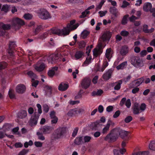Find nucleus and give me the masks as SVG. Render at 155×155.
<instances>
[{
	"instance_id": "bf43d9fd",
	"label": "nucleus",
	"mask_w": 155,
	"mask_h": 155,
	"mask_svg": "<svg viewBox=\"0 0 155 155\" xmlns=\"http://www.w3.org/2000/svg\"><path fill=\"white\" fill-rule=\"evenodd\" d=\"M55 72L51 69L48 72V75L50 77H53L55 75Z\"/></svg>"
},
{
	"instance_id": "2f4dec72",
	"label": "nucleus",
	"mask_w": 155,
	"mask_h": 155,
	"mask_svg": "<svg viewBox=\"0 0 155 155\" xmlns=\"http://www.w3.org/2000/svg\"><path fill=\"white\" fill-rule=\"evenodd\" d=\"M36 134L38 136V139L41 140H44L45 138V137L43 136V133L40 131L37 132Z\"/></svg>"
},
{
	"instance_id": "f3484780",
	"label": "nucleus",
	"mask_w": 155,
	"mask_h": 155,
	"mask_svg": "<svg viewBox=\"0 0 155 155\" xmlns=\"http://www.w3.org/2000/svg\"><path fill=\"white\" fill-rule=\"evenodd\" d=\"M152 5L150 2H147L144 3L143 7V10L146 12H148L152 10Z\"/></svg>"
},
{
	"instance_id": "13d9d810",
	"label": "nucleus",
	"mask_w": 155,
	"mask_h": 155,
	"mask_svg": "<svg viewBox=\"0 0 155 155\" xmlns=\"http://www.w3.org/2000/svg\"><path fill=\"white\" fill-rule=\"evenodd\" d=\"M120 114V111L119 110H117L115 112V113L113 115L114 118H116L119 116Z\"/></svg>"
},
{
	"instance_id": "c03bdc74",
	"label": "nucleus",
	"mask_w": 155,
	"mask_h": 155,
	"mask_svg": "<svg viewBox=\"0 0 155 155\" xmlns=\"http://www.w3.org/2000/svg\"><path fill=\"white\" fill-rule=\"evenodd\" d=\"M7 65V63L5 62H0V70L4 69Z\"/></svg>"
},
{
	"instance_id": "3c124183",
	"label": "nucleus",
	"mask_w": 155,
	"mask_h": 155,
	"mask_svg": "<svg viewBox=\"0 0 155 155\" xmlns=\"http://www.w3.org/2000/svg\"><path fill=\"white\" fill-rule=\"evenodd\" d=\"M86 45V43L84 41H80L79 42V48H84Z\"/></svg>"
},
{
	"instance_id": "774afa93",
	"label": "nucleus",
	"mask_w": 155,
	"mask_h": 155,
	"mask_svg": "<svg viewBox=\"0 0 155 155\" xmlns=\"http://www.w3.org/2000/svg\"><path fill=\"white\" fill-rule=\"evenodd\" d=\"M27 152L28 151L26 150L23 149L19 152L18 155H25Z\"/></svg>"
},
{
	"instance_id": "79ce46f5",
	"label": "nucleus",
	"mask_w": 155,
	"mask_h": 155,
	"mask_svg": "<svg viewBox=\"0 0 155 155\" xmlns=\"http://www.w3.org/2000/svg\"><path fill=\"white\" fill-rule=\"evenodd\" d=\"M76 109H73L70 110L68 113V115L69 116H71L76 113Z\"/></svg>"
},
{
	"instance_id": "8fccbe9b",
	"label": "nucleus",
	"mask_w": 155,
	"mask_h": 155,
	"mask_svg": "<svg viewBox=\"0 0 155 155\" xmlns=\"http://www.w3.org/2000/svg\"><path fill=\"white\" fill-rule=\"evenodd\" d=\"M27 74L29 77L31 78H36V75L32 71H30L27 73Z\"/></svg>"
},
{
	"instance_id": "49530a36",
	"label": "nucleus",
	"mask_w": 155,
	"mask_h": 155,
	"mask_svg": "<svg viewBox=\"0 0 155 155\" xmlns=\"http://www.w3.org/2000/svg\"><path fill=\"white\" fill-rule=\"evenodd\" d=\"M42 28L41 25L38 26L35 29V31H34V33L35 35L37 34L39 32Z\"/></svg>"
},
{
	"instance_id": "2eb2a0df",
	"label": "nucleus",
	"mask_w": 155,
	"mask_h": 155,
	"mask_svg": "<svg viewBox=\"0 0 155 155\" xmlns=\"http://www.w3.org/2000/svg\"><path fill=\"white\" fill-rule=\"evenodd\" d=\"M58 57L57 54H52L50 56L48 59L49 62L51 64L55 63L58 62Z\"/></svg>"
},
{
	"instance_id": "423d86ee",
	"label": "nucleus",
	"mask_w": 155,
	"mask_h": 155,
	"mask_svg": "<svg viewBox=\"0 0 155 155\" xmlns=\"http://www.w3.org/2000/svg\"><path fill=\"white\" fill-rule=\"evenodd\" d=\"M53 130V127L45 125L41 126L39 128L40 131L42 132L44 134H47L51 133Z\"/></svg>"
},
{
	"instance_id": "7c9ffc66",
	"label": "nucleus",
	"mask_w": 155,
	"mask_h": 155,
	"mask_svg": "<svg viewBox=\"0 0 155 155\" xmlns=\"http://www.w3.org/2000/svg\"><path fill=\"white\" fill-rule=\"evenodd\" d=\"M3 24L4 23L3 22H0V36H4L6 33L5 31L2 29Z\"/></svg>"
},
{
	"instance_id": "052dcab7",
	"label": "nucleus",
	"mask_w": 155,
	"mask_h": 155,
	"mask_svg": "<svg viewBox=\"0 0 155 155\" xmlns=\"http://www.w3.org/2000/svg\"><path fill=\"white\" fill-rule=\"evenodd\" d=\"M125 104L127 108H129L130 107L131 105V103L130 99H127L125 102Z\"/></svg>"
},
{
	"instance_id": "603ef678",
	"label": "nucleus",
	"mask_w": 155,
	"mask_h": 155,
	"mask_svg": "<svg viewBox=\"0 0 155 155\" xmlns=\"http://www.w3.org/2000/svg\"><path fill=\"white\" fill-rule=\"evenodd\" d=\"M132 120V117L130 116L127 117L125 119L124 121L126 123H128Z\"/></svg>"
},
{
	"instance_id": "338daca9",
	"label": "nucleus",
	"mask_w": 155,
	"mask_h": 155,
	"mask_svg": "<svg viewBox=\"0 0 155 155\" xmlns=\"http://www.w3.org/2000/svg\"><path fill=\"white\" fill-rule=\"evenodd\" d=\"M14 146L17 148L21 147L23 146V144L20 142H17L15 144Z\"/></svg>"
},
{
	"instance_id": "6ab92c4d",
	"label": "nucleus",
	"mask_w": 155,
	"mask_h": 155,
	"mask_svg": "<svg viewBox=\"0 0 155 155\" xmlns=\"http://www.w3.org/2000/svg\"><path fill=\"white\" fill-rule=\"evenodd\" d=\"M112 35V33L108 31H107L104 33L101 36V38L103 41L109 40Z\"/></svg>"
},
{
	"instance_id": "20e7f679",
	"label": "nucleus",
	"mask_w": 155,
	"mask_h": 155,
	"mask_svg": "<svg viewBox=\"0 0 155 155\" xmlns=\"http://www.w3.org/2000/svg\"><path fill=\"white\" fill-rule=\"evenodd\" d=\"M25 24L24 21L18 18H13L12 20V26L15 29H19Z\"/></svg>"
},
{
	"instance_id": "ddd939ff",
	"label": "nucleus",
	"mask_w": 155,
	"mask_h": 155,
	"mask_svg": "<svg viewBox=\"0 0 155 155\" xmlns=\"http://www.w3.org/2000/svg\"><path fill=\"white\" fill-rule=\"evenodd\" d=\"M129 52L128 47L127 45L122 46L120 49V53L122 56L126 55Z\"/></svg>"
},
{
	"instance_id": "a878e982",
	"label": "nucleus",
	"mask_w": 155,
	"mask_h": 155,
	"mask_svg": "<svg viewBox=\"0 0 155 155\" xmlns=\"http://www.w3.org/2000/svg\"><path fill=\"white\" fill-rule=\"evenodd\" d=\"M93 55L96 57H97L102 52V50L98 49L96 48L93 50Z\"/></svg>"
},
{
	"instance_id": "e2e57ef3",
	"label": "nucleus",
	"mask_w": 155,
	"mask_h": 155,
	"mask_svg": "<svg viewBox=\"0 0 155 155\" xmlns=\"http://www.w3.org/2000/svg\"><path fill=\"white\" fill-rule=\"evenodd\" d=\"M34 144L37 147H41L42 146V143L39 141H35Z\"/></svg>"
},
{
	"instance_id": "72a5a7b5",
	"label": "nucleus",
	"mask_w": 155,
	"mask_h": 155,
	"mask_svg": "<svg viewBox=\"0 0 155 155\" xmlns=\"http://www.w3.org/2000/svg\"><path fill=\"white\" fill-rule=\"evenodd\" d=\"M110 125V123H109V121H108V123L107 124L106 126L103 129L102 133L103 134H105L107 133V131L109 130Z\"/></svg>"
},
{
	"instance_id": "b1692460",
	"label": "nucleus",
	"mask_w": 155,
	"mask_h": 155,
	"mask_svg": "<svg viewBox=\"0 0 155 155\" xmlns=\"http://www.w3.org/2000/svg\"><path fill=\"white\" fill-rule=\"evenodd\" d=\"M133 110L134 114H137L139 113V111L140 110L138 104L135 103L134 104Z\"/></svg>"
},
{
	"instance_id": "e433bc0d",
	"label": "nucleus",
	"mask_w": 155,
	"mask_h": 155,
	"mask_svg": "<svg viewBox=\"0 0 155 155\" xmlns=\"http://www.w3.org/2000/svg\"><path fill=\"white\" fill-rule=\"evenodd\" d=\"M111 48H110L108 49H107L106 51L105 54L106 57L108 60H109V59H110V57L111 55Z\"/></svg>"
},
{
	"instance_id": "4468645a",
	"label": "nucleus",
	"mask_w": 155,
	"mask_h": 155,
	"mask_svg": "<svg viewBox=\"0 0 155 155\" xmlns=\"http://www.w3.org/2000/svg\"><path fill=\"white\" fill-rule=\"evenodd\" d=\"M27 115V111L24 110H20L17 114L18 117L20 119H23L26 117Z\"/></svg>"
},
{
	"instance_id": "5701e85b",
	"label": "nucleus",
	"mask_w": 155,
	"mask_h": 155,
	"mask_svg": "<svg viewBox=\"0 0 155 155\" xmlns=\"http://www.w3.org/2000/svg\"><path fill=\"white\" fill-rule=\"evenodd\" d=\"M83 137L80 136L76 137L74 140V143L77 145H80L84 143Z\"/></svg>"
},
{
	"instance_id": "9b49d317",
	"label": "nucleus",
	"mask_w": 155,
	"mask_h": 155,
	"mask_svg": "<svg viewBox=\"0 0 155 155\" xmlns=\"http://www.w3.org/2000/svg\"><path fill=\"white\" fill-rule=\"evenodd\" d=\"M16 45L14 41H10L9 43V48L8 49V52L10 56H13V50Z\"/></svg>"
},
{
	"instance_id": "393cba45",
	"label": "nucleus",
	"mask_w": 155,
	"mask_h": 155,
	"mask_svg": "<svg viewBox=\"0 0 155 155\" xmlns=\"http://www.w3.org/2000/svg\"><path fill=\"white\" fill-rule=\"evenodd\" d=\"M110 13L114 16L116 17L118 12L117 9L115 7H111L110 8Z\"/></svg>"
},
{
	"instance_id": "c85d7f7f",
	"label": "nucleus",
	"mask_w": 155,
	"mask_h": 155,
	"mask_svg": "<svg viewBox=\"0 0 155 155\" xmlns=\"http://www.w3.org/2000/svg\"><path fill=\"white\" fill-rule=\"evenodd\" d=\"M148 26L147 25H145L143 26V31L146 33H151L153 32L154 30L153 28H151L150 29H148Z\"/></svg>"
},
{
	"instance_id": "5fc2aeb1",
	"label": "nucleus",
	"mask_w": 155,
	"mask_h": 155,
	"mask_svg": "<svg viewBox=\"0 0 155 155\" xmlns=\"http://www.w3.org/2000/svg\"><path fill=\"white\" fill-rule=\"evenodd\" d=\"M43 111L45 113H47L49 110V108L48 106L46 104H45L43 106Z\"/></svg>"
},
{
	"instance_id": "9d476101",
	"label": "nucleus",
	"mask_w": 155,
	"mask_h": 155,
	"mask_svg": "<svg viewBox=\"0 0 155 155\" xmlns=\"http://www.w3.org/2000/svg\"><path fill=\"white\" fill-rule=\"evenodd\" d=\"M143 78H139L136 80L132 81L130 84V86L131 88H134L139 86L143 82Z\"/></svg>"
},
{
	"instance_id": "f03ea898",
	"label": "nucleus",
	"mask_w": 155,
	"mask_h": 155,
	"mask_svg": "<svg viewBox=\"0 0 155 155\" xmlns=\"http://www.w3.org/2000/svg\"><path fill=\"white\" fill-rule=\"evenodd\" d=\"M66 128L64 127H60L56 130L52 135V138L53 139L57 140L60 139L66 134Z\"/></svg>"
},
{
	"instance_id": "4be33fe9",
	"label": "nucleus",
	"mask_w": 155,
	"mask_h": 155,
	"mask_svg": "<svg viewBox=\"0 0 155 155\" xmlns=\"http://www.w3.org/2000/svg\"><path fill=\"white\" fill-rule=\"evenodd\" d=\"M84 53L80 51H77L75 54L74 57L76 59H79L84 56Z\"/></svg>"
},
{
	"instance_id": "6e6d98bb",
	"label": "nucleus",
	"mask_w": 155,
	"mask_h": 155,
	"mask_svg": "<svg viewBox=\"0 0 155 155\" xmlns=\"http://www.w3.org/2000/svg\"><path fill=\"white\" fill-rule=\"evenodd\" d=\"M120 34L122 36L126 37L129 34V33L126 31H122L120 32Z\"/></svg>"
},
{
	"instance_id": "4d7b16f0",
	"label": "nucleus",
	"mask_w": 155,
	"mask_h": 155,
	"mask_svg": "<svg viewBox=\"0 0 155 155\" xmlns=\"http://www.w3.org/2000/svg\"><path fill=\"white\" fill-rule=\"evenodd\" d=\"M129 5V3L126 0H124L123 2L122 5L121 7L122 8L126 7L127 6Z\"/></svg>"
},
{
	"instance_id": "a211bd4d",
	"label": "nucleus",
	"mask_w": 155,
	"mask_h": 155,
	"mask_svg": "<svg viewBox=\"0 0 155 155\" xmlns=\"http://www.w3.org/2000/svg\"><path fill=\"white\" fill-rule=\"evenodd\" d=\"M72 26L70 23L67 25L66 27L63 29L64 33L67 34H64L65 36L69 34L70 31L72 30Z\"/></svg>"
},
{
	"instance_id": "aec40b11",
	"label": "nucleus",
	"mask_w": 155,
	"mask_h": 155,
	"mask_svg": "<svg viewBox=\"0 0 155 155\" xmlns=\"http://www.w3.org/2000/svg\"><path fill=\"white\" fill-rule=\"evenodd\" d=\"M45 93L46 96L51 97L52 94V88L48 85H46L45 86Z\"/></svg>"
},
{
	"instance_id": "39448f33",
	"label": "nucleus",
	"mask_w": 155,
	"mask_h": 155,
	"mask_svg": "<svg viewBox=\"0 0 155 155\" xmlns=\"http://www.w3.org/2000/svg\"><path fill=\"white\" fill-rule=\"evenodd\" d=\"M130 63L132 64L135 67H140V64L142 61L139 57L133 56L130 58Z\"/></svg>"
},
{
	"instance_id": "f257e3e1",
	"label": "nucleus",
	"mask_w": 155,
	"mask_h": 155,
	"mask_svg": "<svg viewBox=\"0 0 155 155\" xmlns=\"http://www.w3.org/2000/svg\"><path fill=\"white\" fill-rule=\"evenodd\" d=\"M128 132L122 130L119 128L113 129L104 138V140L110 142H115L120 136L122 139L127 137Z\"/></svg>"
},
{
	"instance_id": "473e14b6",
	"label": "nucleus",
	"mask_w": 155,
	"mask_h": 155,
	"mask_svg": "<svg viewBox=\"0 0 155 155\" xmlns=\"http://www.w3.org/2000/svg\"><path fill=\"white\" fill-rule=\"evenodd\" d=\"M127 61H124L117 66L116 68L117 70L123 69L125 66L127 65Z\"/></svg>"
},
{
	"instance_id": "f8f14e48",
	"label": "nucleus",
	"mask_w": 155,
	"mask_h": 155,
	"mask_svg": "<svg viewBox=\"0 0 155 155\" xmlns=\"http://www.w3.org/2000/svg\"><path fill=\"white\" fill-rule=\"evenodd\" d=\"M26 87L25 86L22 84H20L17 85L16 88V91L19 94H23L25 91Z\"/></svg>"
},
{
	"instance_id": "09e8293b",
	"label": "nucleus",
	"mask_w": 155,
	"mask_h": 155,
	"mask_svg": "<svg viewBox=\"0 0 155 155\" xmlns=\"http://www.w3.org/2000/svg\"><path fill=\"white\" fill-rule=\"evenodd\" d=\"M8 94L9 97L11 99L14 98L15 97V95L13 93L12 90L11 89H9L8 92Z\"/></svg>"
},
{
	"instance_id": "c756f323",
	"label": "nucleus",
	"mask_w": 155,
	"mask_h": 155,
	"mask_svg": "<svg viewBox=\"0 0 155 155\" xmlns=\"http://www.w3.org/2000/svg\"><path fill=\"white\" fill-rule=\"evenodd\" d=\"M90 33V31L87 30H84L81 34V36L83 39H85L87 38V36Z\"/></svg>"
},
{
	"instance_id": "69168bd1",
	"label": "nucleus",
	"mask_w": 155,
	"mask_h": 155,
	"mask_svg": "<svg viewBox=\"0 0 155 155\" xmlns=\"http://www.w3.org/2000/svg\"><path fill=\"white\" fill-rule=\"evenodd\" d=\"M126 101V98L125 97L122 98L120 101V105L121 106H123Z\"/></svg>"
},
{
	"instance_id": "680f3d73",
	"label": "nucleus",
	"mask_w": 155,
	"mask_h": 155,
	"mask_svg": "<svg viewBox=\"0 0 155 155\" xmlns=\"http://www.w3.org/2000/svg\"><path fill=\"white\" fill-rule=\"evenodd\" d=\"M36 106L38 108V113L40 114L42 112L41 106L40 104H38Z\"/></svg>"
},
{
	"instance_id": "864d4df0",
	"label": "nucleus",
	"mask_w": 155,
	"mask_h": 155,
	"mask_svg": "<svg viewBox=\"0 0 155 155\" xmlns=\"http://www.w3.org/2000/svg\"><path fill=\"white\" fill-rule=\"evenodd\" d=\"M79 128L78 127H76L75 128L74 130H73V132L72 133V136L73 137H75L78 133Z\"/></svg>"
},
{
	"instance_id": "58836bf2",
	"label": "nucleus",
	"mask_w": 155,
	"mask_h": 155,
	"mask_svg": "<svg viewBox=\"0 0 155 155\" xmlns=\"http://www.w3.org/2000/svg\"><path fill=\"white\" fill-rule=\"evenodd\" d=\"M128 17V15H126L123 17L121 21V23L123 25H125L127 23V18Z\"/></svg>"
},
{
	"instance_id": "a18cd8bd",
	"label": "nucleus",
	"mask_w": 155,
	"mask_h": 155,
	"mask_svg": "<svg viewBox=\"0 0 155 155\" xmlns=\"http://www.w3.org/2000/svg\"><path fill=\"white\" fill-rule=\"evenodd\" d=\"M23 17L26 20H30L32 18V16L31 14L28 13L25 14L24 15Z\"/></svg>"
},
{
	"instance_id": "bb28decb",
	"label": "nucleus",
	"mask_w": 155,
	"mask_h": 155,
	"mask_svg": "<svg viewBox=\"0 0 155 155\" xmlns=\"http://www.w3.org/2000/svg\"><path fill=\"white\" fill-rule=\"evenodd\" d=\"M100 121L97 120L96 122L92 123L91 125V128L92 130H96L97 129L98 125L100 123Z\"/></svg>"
},
{
	"instance_id": "6e6552de",
	"label": "nucleus",
	"mask_w": 155,
	"mask_h": 155,
	"mask_svg": "<svg viewBox=\"0 0 155 155\" xmlns=\"http://www.w3.org/2000/svg\"><path fill=\"white\" fill-rule=\"evenodd\" d=\"M39 116L40 115L37 114V112L34 113V115L31 116L30 120V124L31 126H33L37 124Z\"/></svg>"
},
{
	"instance_id": "0e129e2a",
	"label": "nucleus",
	"mask_w": 155,
	"mask_h": 155,
	"mask_svg": "<svg viewBox=\"0 0 155 155\" xmlns=\"http://www.w3.org/2000/svg\"><path fill=\"white\" fill-rule=\"evenodd\" d=\"M107 11H105L104 12L101 11L99 12L98 13L100 14V16L101 17L103 16H104L107 13Z\"/></svg>"
},
{
	"instance_id": "1a4fd4ad",
	"label": "nucleus",
	"mask_w": 155,
	"mask_h": 155,
	"mask_svg": "<svg viewBox=\"0 0 155 155\" xmlns=\"http://www.w3.org/2000/svg\"><path fill=\"white\" fill-rule=\"evenodd\" d=\"M51 32L55 35H57L58 36H65L63 29L61 30L56 28H51Z\"/></svg>"
},
{
	"instance_id": "0eeeda50",
	"label": "nucleus",
	"mask_w": 155,
	"mask_h": 155,
	"mask_svg": "<svg viewBox=\"0 0 155 155\" xmlns=\"http://www.w3.org/2000/svg\"><path fill=\"white\" fill-rule=\"evenodd\" d=\"M91 80L90 78H84L81 82V85L82 88L86 89L90 85Z\"/></svg>"
},
{
	"instance_id": "f704fd0d",
	"label": "nucleus",
	"mask_w": 155,
	"mask_h": 155,
	"mask_svg": "<svg viewBox=\"0 0 155 155\" xmlns=\"http://www.w3.org/2000/svg\"><path fill=\"white\" fill-rule=\"evenodd\" d=\"M149 148L151 150H155V140H152L150 142L149 145Z\"/></svg>"
},
{
	"instance_id": "412c9836",
	"label": "nucleus",
	"mask_w": 155,
	"mask_h": 155,
	"mask_svg": "<svg viewBox=\"0 0 155 155\" xmlns=\"http://www.w3.org/2000/svg\"><path fill=\"white\" fill-rule=\"evenodd\" d=\"M122 83V80H119L118 81L113 83L112 84V86H115L114 89L116 90H119L120 88L121 84Z\"/></svg>"
},
{
	"instance_id": "ea45409f",
	"label": "nucleus",
	"mask_w": 155,
	"mask_h": 155,
	"mask_svg": "<svg viewBox=\"0 0 155 155\" xmlns=\"http://www.w3.org/2000/svg\"><path fill=\"white\" fill-rule=\"evenodd\" d=\"M91 138V137L90 136H85L84 137V138H83V140H84V143H87L90 142Z\"/></svg>"
},
{
	"instance_id": "cd10ccee",
	"label": "nucleus",
	"mask_w": 155,
	"mask_h": 155,
	"mask_svg": "<svg viewBox=\"0 0 155 155\" xmlns=\"http://www.w3.org/2000/svg\"><path fill=\"white\" fill-rule=\"evenodd\" d=\"M45 68V65L44 63H42L39 66H36L35 69L37 71L40 72L43 71Z\"/></svg>"
},
{
	"instance_id": "c9c22d12",
	"label": "nucleus",
	"mask_w": 155,
	"mask_h": 155,
	"mask_svg": "<svg viewBox=\"0 0 155 155\" xmlns=\"http://www.w3.org/2000/svg\"><path fill=\"white\" fill-rule=\"evenodd\" d=\"M112 73V71L110 69L103 75V78H110Z\"/></svg>"
},
{
	"instance_id": "de8ad7c7",
	"label": "nucleus",
	"mask_w": 155,
	"mask_h": 155,
	"mask_svg": "<svg viewBox=\"0 0 155 155\" xmlns=\"http://www.w3.org/2000/svg\"><path fill=\"white\" fill-rule=\"evenodd\" d=\"M8 6L7 5H4L2 6L1 11H3L5 12H7L8 11Z\"/></svg>"
},
{
	"instance_id": "37998d69",
	"label": "nucleus",
	"mask_w": 155,
	"mask_h": 155,
	"mask_svg": "<svg viewBox=\"0 0 155 155\" xmlns=\"http://www.w3.org/2000/svg\"><path fill=\"white\" fill-rule=\"evenodd\" d=\"M11 27V25L10 24H5L4 23L2 29L5 31L8 30L10 29Z\"/></svg>"
},
{
	"instance_id": "dca6fc26",
	"label": "nucleus",
	"mask_w": 155,
	"mask_h": 155,
	"mask_svg": "<svg viewBox=\"0 0 155 155\" xmlns=\"http://www.w3.org/2000/svg\"><path fill=\"white\" fill-rule=\"evenodd\" d=\"M69 85L68 83H61L58 86V90L61 91H65L68 87Z\"/></svg>"
},
{
	"instance_id": "a19ab883",
	"label": "nucleus",
	"mask_w": 155,
	"mask_h": 155,
	"mask_svg": "<svg viewBox=\"0 0 155 155\" xmlns=\"http://www.w3.org/2000/svg\"><path fill=\"white\" fill-rule=\"evenodd\" d=\"M105 2V1L104 0H102L101 2L97 6L96 8V11H97L99 9L101 8L102 6Z\"/></svg>"
},
{
	"instance_id": "4c0bfd02",
	"label": "nucleus",
	"mask_w": 155,
	"mask_h": 155,
	"mask_svg": "<svg viewBox=\"0 0 155 155\" xmlns=\"http://www.w3.org/2000/svg\"><path fill=\"white\" fill-rule=\"evenodd\" d=\"M148 151H139L133 154V155H147L148 154Z\"/></svg>"
},
{
	"instance_id": "7ed1b4c3",
	"label": "nucleus",
	"mask_w": 155,
	"mask_h": 155,
	"mask_svg": "<svg viewBox=\"0 0 155 155\" xmlns=\"http://www.w3.org/2000/svg\"><path fill=\"white\" fill-rule=\"evenodd\" d=\"M37 13L39 18L43 20H47L51 18L50 14L44 8L39 9Z\"/></svg>"
}]
</instances>
